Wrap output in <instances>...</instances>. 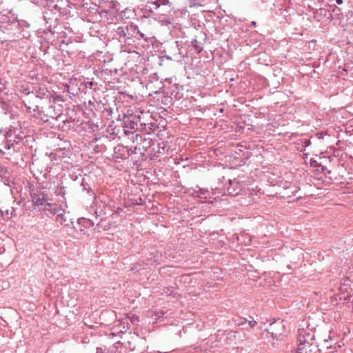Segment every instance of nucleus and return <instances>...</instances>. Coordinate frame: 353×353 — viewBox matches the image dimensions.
<instances>
[{
  "label": "nucleus",
  "instance_id": "1",
  "mask_svg": "<svg viewBox=\"0 0 353 353\" xmlns=\"http://www.w3.org/2000/svg\"><path fill=\"white\" fill-rule=\"evenodd\" d=\"M285 334V325L283 321L281 319L275 320L270 323L269 327L262 332V335L267 338L272 345L282 340Z\"/></svg>",
  "mask_w": 353,
  "mask_h": 353
},
{
  "label": "nucleus",
  "instance_id": "17",
  "mask_svg": "<svg viewBox=\"0 0 353 353\" xmlns=\"http://www.w3.org/2000/svg\"><path fill=\"white\" fill-rule=\"evenodd\" d=\"M78 224H79V225L83 224V226H85V227H88L90 225H93V223H92V221L90 220H88V219L87 220L84 218L79 219Z\"/></svg>",
  "mask_w": 353,
  "mask_h": 353
},
{
  "label": "nucleus",
  "instance_id": "18",
  "mask_svg": "<svg viewBox=\"0 0 353 353\" xmlns=\"http://www.w3.org/2000/svg\"><path fill=\"white\" fill-rule=\"evenodd\" d=\"M163 294L167 296H170L174 294V288L173 287H167L163 289Z\"/></svg>",
  "mask_w": 353,
  "mask_h": 353
},
{
  "label": "nucleus",
  "instance_id": "30",
  "mask_svg": "<svg viewBox=\"0 0 353 353\" xmlns=\"http://www.w3.org/2000/svg\"><path fill=\"white\" fill-rule=\"evenodd\" d=\"M83 231H84V230H83V229H81V230H80V232H81V233L83 232Z\"/></svg>",
  "mask_w": 353,
  "mask_h": 353
},
{
  "label": "nucleus",
  "instance_id": "22",
  "mask_svg": "<svg viewBox=\"0 0 353 353\" xmlns=\"http://www.w3.org/2000/svg\"><path fill=\"white\" fill-rule=\"evenodd\" d=\"M250 318L251 319V320H248V322H247V323H248L249 325H250L251 327H254L255 325H256L257 322H256V321H254V320L253 319V318H252V317H251V316H250Z\"/></svg>",
  "mask_w": 353,
  "mask_h": 353
},
{
  "label": "nucleus",
  "instance_id": "16",
  "mask_svg": "<svg viewBox=\"0 0 353 353\" xmlns=\"http://www.w3.org/2000/svg\"><path fill=\"white\" fill-rule=\"evenodd\" d=\"M234 324L237 326H241L245 324L248 322V319L243 317L237 318L236 319L234 320Z\"/></svg>",
  "mask_w": 353,
  "mask_h": 353
},
{
  "label": "nucleus",
  "instance_id": "27",
  "mask_svg": "<svg viewBox=\"0 0 353 353\" xmlns=\"http://www.w3.org/2000/svg\"><path fill=\"white\" fill-rule=\"evenodd\" d=\"M47 1L50 2L51 4L54 3V0H47Z\"/></svg>",
  "mask_w": 353,
  "mask_h": 353
},
{
  "label": "nucleus",
  "instance_id": "6",
  "mask_svg": "<svg viewBox=\"0 0 353 353\" xmlns=\"http://www.w3.org/2000/svg\"><path fill=\"white\" fill-rule=\"evenodd\" d=\"M32 201L34 205L37 206H44L46 204H48V198L46 195L42 193L32 192L30 194Z\"/></svg>",
  "mask_w": 353,
  "mask_h": 353
},
{
  "label": "nucleus",
  "instance_id": "23",
  "mask_svg": "<svg viewBox=\"0 0 353 353\" xmlns=\"http://www.w3.org/2000/svg\"><path fill=\"white\" fill-rule=\"evenodd\" d=\"M310 144H311V142L310 140H305L304 142L303 143V146L306 148V147L309 146Z\"/></svg>",
  "mask_w": 353,
  "mask_h": 353
},
{
  "label": "nucleus",
  "instance_id": "32",
  "mask_svg": "<svg viewBox=\"0 0 353 353\" xmlns=\"http://www.w3.org/2000/svg\"><path fill=\"white\" fill-rule=\"evenodd\" d=\"M58 216H61L62 217L63 215L62 214H58Z\"/></svg>",
  "mask_w": 353,
  "mask_h": 353
},
{
  "label": "nucleus",
  "instance_id": "29",
  "mask_svg": "<svg viewBox=\"0 0 353 353\" xmlns=\"http://www.w3.org/2000/svg\"><path fill=\"white\" fill-rule=\"evenodd\" d=\"M0 214H1V216H3V211L1 210H0Z\"/></svg>",
  "mask_w": 353,
  "mask_h": 353
},
{
  "label": "nucleus",
  "instance_id": "7",
  "mask_svg": "<svg viewBox=\"0 0 353 353\" xmlns=\"http://www.w3.org/2000/svg\"><path fill=\"white\" fill-rule=\"evenodd\" d=\"M0 177L6 185L12 186L14 184V178L11 176L10 171L8 168L0 166Z\"/></svg>",
  "mask_w": 353,
  "mask_h": 353
},
{
  "label": "nucleus",
  "instance_id": "19",
  "mask_svg": "<svg viewBox=\"0 0 353 353\" xmlns=\"http://www.w3.org/2000/svg\"><path fill=\"white\" fill-rule=\"evenodd\" d=\"M65 189H64V187L63 186H58L56 189V191H55V193L57 194V195H60V196H64L65 195Z\"/></svg>",
  "mask_w": 353,
  "mask_h": 353
},
{
  "label": "nucleus",
  "instance_id": "15",
  "mask_svg": "<svg viewBox=\"0 0 353 353\" xmlns=\"http://www.w3.org/2000/svg\"><path fill=\"white\" fill-rule=\"evenodd\" d=\"M191 45L198 52H200L203 50V47L201 46V44L196 39H193L191 41Z\"/></svg>",
  "mask_w": 353,
  "mask_h": 353
},
{
  "label": "nucleus",
  "instance_id": "3",
  "mask_svg": "<svg viewBox=\"0 0 353 353\" xmlns=\"http://www.w3.org/2000/svg\"><path fill=\"white\" fill-rule=\"evenodd\" d=\"M299 345L316 344L317 336L314 332H310L303 329L298 331Z\"/></svg>",
  "mask_w": 353,
  "mask_h": 353
},
{
  "label": "nucleus",
  "instance_id": "14",
  "mask_svg": "<svg viewBox=\"0 0 353 353\" xmlns=\"http://www.w3.org/2000/svg\"><path fill=\"white\" fill-rule=\"evenodd\" d=\"M128 319H130V316H127L126 317L119 321L118 325L122 327V329L120 330L121 332H126L127 330L130 329V323H128Z\"/></svg>",
  "mask_w": 353,
  "mask_h": 353
},
{
  "label": "nucleus",
  "instance_id": "10",
  "mask_svg": "<svg viewBox=\"0 0 353 353\" xmlns=\"http://www.w3.org/2000/svg\"><path fill=\"white\" fill-rule=\"evenodd\" d=\"M296 353H320V349L316 344L299 345Z\"/></svg>",
  "mask_w": 353,
  "mask_h": 353
},
{
  "label": "nucleus",
  "instance_id": "28",
  "mask_svg": "<svg viewBox=\"0 0 353 353\" xmlns=\"http://www.w3.org/2000/svg\"><path fill=\"white\" fill-rule=\"evenodd\" d=\"M252 26H256V22H255V21H252Z\"/></svg>",
  "mask_w": 353,
  "mask_h": 353
},
{
  "label": "nucleus",
  "instance_id": "8",
  "mask_svg": "<svg viewBox=\"0 0 353 353\" xmlns=\"http://www.w3.org/2000/svg\"><path fill=\"white\" fill-rule=\"evenodd\" d=\"M140 121V118L136 116H130L125 119L124 121V132L127 134L130 132L128 129L134 130L137 129L138 126V123Z\"/></svg>",
  "mask_w": 353,
  "mask_h": 353
},
{
  "label": "nucleus",
  "instance_id": "2",
  "mask_svg": "<svg viewBox=\"0 0 353 353\" xmlns=\"http://www.w3.org/2000/svg\"><path fill=\"white\" fill-rule=\"evenodd\" d=\"M41 101V98L34 93L28 92L24 99L23 103L25 105L28 112L29 113L34 112V117H37L38 112L40 111L39 103Z\"/></svg>",
  "mask_w": 353,
  "mask_h": 353
},
{
  "label": "nucleus",
  "instance_id": "20",
  "mask_svg": "<svg viewBox=\"0 0 353 353\" xmlns=\"http://www.w3.org/2000/svg\"><path fill=\"white\" fill-rule=\"evenodd\" d=\"M106 316H111L112 318L115 316V314L113 312L105 311L101 313V319H104Z\"/></svg>",
  "mask_w": 353,
  "mask_h": 353
},
{
  "label": "nucleus",
  "instance_id": "31",
  "mask_svg": "<svg viewBox=\"0 0 353 353\" xmlns=\"http://www.w3.org/2000/svg\"><path fill=\"white\" fill-rule=\"evenodd\" d=\"M53 6H54L55 8H57V4H54Z\"/></svg>",
  "mask_w": 353,
  "mask_h": 353
},
{
  "label": "nucleus",
  "instance_id": "12",
  "mask_svg": "<svg viewBox=\"0 0 353 353\" xmlns=\"http://www.w3.org/2000/svg\"><path fill=\"white\" fill-rule=\"evenodd\" d=\"M0 151L4 154L6 152V151L10 150H12L13 152L15 150L14 143H10L8 139L3 141L0 144Z\"/></svg>",
  "mask_w": 353,
  "mask_h": 353
},
{
  "label": "nucleus",
  "instance_id": "9",
  "mask_svg": "<svg viewBox=\"0 0 353 353\" xmlns=\"http://www.w3.org/2000/svg\"><path fill=\"white\" fill-rule=\"evenodd\" d=\"M242 185L239 181L236 179L230 180L229 185L227 188L228 194L232 196H236L240 194L241 191Z\"/></svg>",
  "mask_w": 353,
  "mask_h": 353
},
{
  "label": "nucleus",
  "instance_id": "21",
  "mask_svg": "<svg viewBox=\"0 0 353 353\" xmlns=\"http://www.w3.org/2000/svg\"><path fill=\"white\" fill-rule=\"evenodd\" d=\"M128 321H130L131 323L133 325H137L138 322L139 321V317L137 316H130V319H128Z\"/></svg>",
  "mask_w": 353,
  "mask_h": 353
},
{
  "label": "nucleus",
  "instance_id": "13",
  "mask_svg": "<svg viewBox=\"0 0 353 353\" xmlns=\"http://www.w3.org/2000/svg\"><path fill=\"white\" fill-rule=\"evenodd\" d=\"M169 3H170L169 0H157L155 1L148 2V4H151L152 6V7L150 6H147L149 7L150 10H152V8L157 10L161 5L165 6V5H168Z\"/></svg>",
  "mask_w": 353,
  "mask_h": 353
},
{
  "label": "nucleus",
  "instance_id": "24",
  "mask_svg": "<svg viewBox=\"0 0 353 353\" xmlns=\"http://www.w3.org/2000/svg\"><path fill=\"white\" fill-rule=\"evenodd\" d=\"M82 185L84 186V189L87 190L88 192H90L92 191V190L90 188H86L83 182L82 183Z\"/></svg>",
  "mask_w": 353,
  "mask_h": 353
},
{
  "label": "nucleus",
  "instance_id": "4",
  "mask_svg": "<svg viewBox=\"0 0 353 353\" xmlns=\"http://www.w3.org/2000/svg\"><path fill=\"white\" fill-rule=\"evenodd\" d=\"M59 114L55 112V107L53 105H49L45 110L41 108L39 112H38V115H37V119L41 120L43 122H48L50 119H57Z\"/></svg>",
  "mask_w": 353,
  "mask_h": 353
},
{
  "label": "nucleus",
  "instance_id": "5",
  "mask_svg": "<svg viewBox=\"0 0 353 353\" xmlns=\"http://www.w3.org/2000/svg\"><path fill=\"white\" fill-rule=\"evenodd\" d=\"M336 344V341L333 340L330 335L323 337L317 335L316 344L320 349V353L325 350H329L333 347Z\"/></svg>",
  "mask_w": 353,
  "mask_h": 353
},
{
  "label": "nucleus",
  "instance_id": "25",
  "mask_svg": "<svg viewBox=\"0 0 353 353\" xmlns=\"http://www.w3.org/2000/svg\"><path fill=\"white\" fill-rule=\"evenodd\" d=\"M337 4H341L343 3V0H336Z\"/></svg>",
  "mask_w": 353,
  "mask_h": 353
},
{
  "label": "nucleus",
  "instance_id": "26",
  "mask_svg": "<svg viewBox=\"0 0 353 353\" xmlns=\"http://www.w3.org/2000/svg\"><path fill=\"white\" fill-rule=\"evenodd\" d=\"M135 137H136V140H137V141L139 139H139H141V138H142V137H141V135H139V134H137Z\"/></svg>",
  "mask_w": 353,
  "mask_h": 353
},
{
  "label": "nucleus",
  "instance_id": "11",
  "mask_svg": "<svg viewBox=\"0 0 353 353\" xmlns=\"http://www.w3.org/2000/svg\"><path fill=\"white\" fill-rule=\"evenodd\" d=\"M130 29H134L137 30V27L135 26H130L128 27L126 26H121L118 27L114 31H115V35L118 36L119 38H124L127 36V34H129V30Z\"/></svg>",
  "mask_w": 353,
  "mask_h": 353
}]
</instances>
